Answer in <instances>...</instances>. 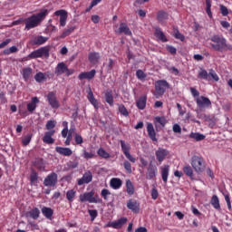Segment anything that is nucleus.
<instances>
[{"instance_id": "40", "label": "nucleus", "mask_w": 232, "mask_h": 232, "mask_svg": "<svg viewBox=\"0 0 232 232\" xmlns=\"http://www.w3.org/2000/svg\"><path fill=\"white\" fill-rule=\"evenodd\" d=\"M30 75H32V68H24L23 70V77L24 81H28L30 79Z\"/></svg>"}, {"instance_id": "12", "label": "nucleus", "mask_w": 232, "mask_h": 232, "mask_svg": "<svg viewBox=\"0 0 232 232\" xmlns=\"http://www.w3.org/2000/svg\"><path fill=\"white\" fill-rule=\"evenodd\" d=\"M44 186L47 187H53L55 184H57V174L55 172L51 173L48 175L44 181Z\"/></svg>"}, {"instance_id": "47", "label": "nucleus", "mask_w": 232, "mask_h": 232, "mask_svg": "<svg viewBox=\"0 0 232 232\" xmlns=\"http://www.w3.org/2000/svg\"><path fill=\"white\" fill-rule=\"evenodd\" d=\"M206 12L208 15V17H213V14L211 13V0H206Z\"/></svg>"}, {"instance_id": "54", "label": "nucleus", "mask_w": 232, "mask_h": 232, "mask_svg": "<svg viewBox=\"0 0 232 232\" xmlns=\"http://www.w3.org/2000/svg\"><path fill=\"white\" fill-rule=\"evenodd\" d=\"M67 166L69 169H75V168H78L79 162L78 161H69L67 163Z\"/></svg>"}, {"instance_id": "55", "label": "nucleus", "mask_w": 232, "mask_h": 232, "mask_svg": "<svg viewBox=\"0 0 232 232\" xmlns=\"http://www.w3.org/2000/svg\"><path fill=\"white\" fill-rule=\"evenodd\" d=\"M35 166L37 169H40V171H44V161L42 160H38Z\"/></svg>"}, {"instance_id": "62", "label": "nucleus", "mask_w": 232, "mask_h": 232, "mask_svg": "<svg viewBox=\"0 0 232 232\" xmlns=\"http://www.w3.org/2000/svg\"><path fill=\"white\" fill-rule=\"evenodd\" d=\"M220 12L222 14V15L226 16L227 15V14H229V11L227 10V7H226L225 5H220Z\"/></svg>"}, {"instance_id": "20", "label": "nucleus", "mask_w": 232, "mask_h": 232, "mask_svg": "<svg viewBox=\"0 0 232 232\" xmlns=\"http://www.w3.org/2000/svg\"><path fill=\"white\" fill-rule=\"evenodd\" d=\"M147 131L150 139L153 140V142H157V132H155V128L152 123H147Z\"/></svg>"}, {"instance_id": "57", "label": "nucleus", "mask_w": 232, "mask_h": 232, "mask_svg": "<svg viewBox=\"0 0 232 232\" xmlns=\"http://www.w3.org/2000/svg\"><path fill=\"white\" fill-rule=\"evenodd\" d=\"M31 184H37V172H32L30 176Z\"/></svg>"}, {"instance_id": "60", "label": "nucleus", "mask_w": 232, "mask_h": 232, "mask_svg": "<svg viewBox=\"0 0 232 232\" xmlns=\"http://www.w3.org/2000/svg\"><path fill=\"white\" fill-rule=\"evenodd\" d=\"M172 130H173L174 133H181L182 132V128H180V125H179L177 123L173 125Z\"/></svg>"}, {"instance_id": "36", "label": "nucleus", "mask_w": 232, "mask_h": 232, "mask_svg": "<svg viewBox=\"0 0 232 232\" xmlns=\"http://www.w3.org/2000/svg\"><path fill=\"white\" fill-rule=\"evenodd\" d=\"M189 137L190 139H194V140L197 141L204 140V139H206V136L204 134H200L198 132H191Z\"/></svg>"}, {"instance_id": "59", "label": "nucleus", "mask_w": 232, "mask_h": 232, "mask_svg": "<svg viewBox=\"0 0 232 232\" xmlns=\"http://www.w3.org/2000/svg\"><path fill=\"white\" fill-rule=\"evenodd\" d=\"M151 198L153 200H157V198H159V190H157L155 188H153L151 190Z\"/></svg>"}, {"instance_id": "64", "label": "nucleus", "mask_w": 232, "mask_h": 232, "mask_svg": "<svg viewBox=\"0 0 232 232\" xmlns=\"http://www.w3.org/2000/svg\"><path fill=\"white\" fill-rule=\"evenodd\" d=\"M190 93L194 97H198L200 95V92H198V91H197V89H195L193 87L190 88Z\"/></svg>"}, {"instance_id": "16", "label": "nucleus", "mask_w": 232, "mask_h": 232, "mask_svg": "<svg viewBox=\"0 0 232 232\" xmlns=\"http://www.w3.org/2000/svg\"><path fill=\"white\" fill-rule=\"evenodd\" d=\"M160 169L164 184H168V177H169V165H163L160 168Z\"/></svg>"}, {"instance_id": "39", "label": "nucleus", "mask_w": 232, "mask_h": 232, "mask_svg": "<svg viewBox=\"0 0 232 232\" xmlns=\"http://www.w3.org/2000/svg\"><path fill=\"white\" fill-rule=\"evenodd\" d=\"M166 118L160 117V116H156L154 118V123L155 124H160V126H166Z\"/></svg>"}, {"instance_id": "9", "label": "nucleus", "mask_w": 232, "mask_h": 232, "mask_svg": "<svg viewBox=\"0 0 232 232\" xmlns=\"http://www.w3.org/2000/svg\"><path fill=\"white\" fill-rule=\"evenodd\" d=\"M128 222L127 218H121L115 221L109 222L105 225V227H112L113 229H121L124 224Z\"/></svg>"}, {"instance_id": "31", "label": "nucleus", "mask_w": 232, "mask_h": 232, "mask_svg": "<svg viewBox=\"0 0 232 232\" xmlns=\"http://www.w3.org/2000/svg\"><path fill=\"white\" fill-rule=\"evenodd\" d=\"M100 59L101 55L99 54V53H91L89 54V61L90 63H92V64H97Z\"/></svg>"}, {"instance_id": "27", "label": "nucleus", "mask_w": 232, "mask_h": 232, "mask_svg": "<svg viewBox=\"0 0 232 232\" xmlns=\"http://www.w3.org/2000/svg\"><path fill=\"white\" fill-rule=\"evenodd\" d=\"M157 177V167L150 165L147 169V179L151 180Z\"/></svg>"}, {"instance_id": "15", "label": "nucleus", "mask_w": 232, "mask_h": 232, "mask_svg": "<svg viewBox=\"0 0 232 232\" xmlns=\"http://www.w3.org/2000/svg\"><path fill=\"white\" fill-rule=\"evenodd\" d=\"M54 14L60 16V26H66V21L68 19V12H66L63 9H61L56 11Z\"/></svg>"}, {"instance_id": "43", "label": "nucleus", "mask_w": 232, "mask_h": 232, "mask_svg": "<svg viewBox=\"0 0 232 232\" xmlns=\"http://www.w3.org/2000/svg\"><path fill=\"white\" fill-rule=\"evenodd\" d=\"M209 74H208V71L205 69H199L198 77L199 79H204L205 81H208V77Z\"/></svg>"}, {"instance_id": "11", "label": "nucleus", "mask_w": 232, "mask_h": 232, "mask_svg": "<svg viewBox=\"0 0 232 232\" xmlns=\"http://www.w3.org/2000/svg\"><path fill=\"white\" fill-rule=\"evenodd\" d=\"M196 102L198 108H209V106H211V101L209 100V98L205 96L197 97Z\"/></svg>"}, {"instance_id": "45", "label": "nucleus", "mask_w": 232, "mask_h": 232, "mask_svg": "<svg viewBox=\"0 0 232 232\" xmlns=\"http://www.w3.org/2000/svg\"><path fill=\"white\" fill-rule=\"evenodd\" d=\"M98 155L102 157V159H110V153H108L104 149H100L98 150Z\"/></svg>"}, {"instance_id": "14", "label": "nucleus", "mask_w": 232, "mask_h": 232, "mask_svg": "<svg viewBox=\"0 0 232 232\" xmlns=\"http://www.w3.org/2000/svg\"><path fill=\"white\" fill-rule=\"evenodd\" d=\"M48 41V37H44L43 35H34L32 37L30 43L33 45L41 46L42 44H44Z\"/></svg>"}, {"instance_id": "25", "label": "nucleus", "mask_w": 232, "mask_h": 232, "mask_svg": "<svg viewBox=\"0 0 232 232\" xmlns=\"http://www.w3.org/2000/svg\"><path fill=\"white\" fill-rule=\"evenodd\" d=\"M117 34H124L125 35H131V30L128 27V24L121 23L117 31Z\"/></svg>"}, {"instance_id": "32", "label": "nucleus", "mask_w": 232, "mask_h": 232, "mask_svg": "<svg viewBox=\"0 0 232 232\" xmlns=\"http://www.w3.org/2000/svg\"><path fill=\"white\" fill-rule=\"evenodd\" d=\"M75 32V26H68L67 29L63 31V33L60 35V39H64L65 37H68V35L73 34Z\"/></svg>"}, {"instance_id": "44", "label": "nucleus", "mask_w": 232, "mask_h": 232, "mask_svg": "<svg viewBox=\"0 0 232 232\" xmlns=\"http://www.w3.org/2000/svg\"><path fill=\"white\" fill-rule=\"evenodd\" d=\"M105 101L110 106H113V95L111 92H106L105 93Z\"/></svg>"}, {"instance_id": "63", "label": "nucleus", "mask_w": 232, "mask_h": 232, "mask_svg": "<svg viewBox=\"0 0 232 232\" xmlns=\"http://www.w3.org/2000/svg\"><path fill=\"white\" fill-rule=\"evenodd\" d=\"M74 140L76 144H82V136H81L80 134H75Z\"/></svg>"}, {"instance_id": "21", "label": "nucleus", "mask_w": 232, "mask_h": 232, "mask_svg": "<svg viewBox=\"0 0 232 232\" xmlns=\"http://www.w3.org/2000/svg\"><path fill=\"white\" fill-rule=\"evenodd\" d=\"M168 150L166 149H159L156 150V158L160 162H164L166 157H168Z\"/></svg>"}, {"instance_id": "1", "label": "nucleus", "mask_w": 232, "mask_h": 232, "mask_svg": "<svg viewBox=\"0 0 232 232\" xmlns=\"http://www.w3.org/2000/svg\"><path fill=\"white\" fill-rule=\"evenodd\" d=\"M48 15V9H42L40 13L33 14L32 16L24 20L25 30H32V28H37Z\"/></svg>"}, {"instance_id": "50", "label": "nucleus", "mask_w": 232, "mask_h": 232, "mask_svg": "<svg viewBox=\"0 0 232 232\" xmlns=\"http://www.w3.org/2000/svg\"><path fill=\"white\" fill-rule=\"evenodd\" d=\"M34 80L36 81V82H43V81H44V73L37 72L34 75Z\"/></svg>"}, {"instance_id": "33", "label": "nucleus", "mask_w": 232, "mask_h": 232, "mask_svg": "<svg viewBox=\"0 0 232 232\" xmlns=\"http://www.w3.org/2000/svg\"><path fill=\"white\" fill-rule=\"evenodd\" d=\"M136 106L139 110H144V108H146V96H141L136 102Z\"/></svg>"}, {"instance_id": "41", "label": "nucleus", "mask_w": 232, "mask_h": 232, "mask_svg": "<svg viewBox=\"0 0 232 232\" xmlns=\"http://www.w3.org/2000/svg\"><path fill=\"white\" fill-rule=\"evenodd\" d=\"M211 205L215 209H219L220 208V202L218 201V197L213 196L211 198Z\"/></svg>"}, {"instance_id": "22", "label": "nucleus", "mask_w": 232, "mask_h": 232, "mask_svg": "<svg viewBox=\"0 0 232 232\" xmlns=\"http://www.w3.org/2000/svg\"><path fill=\"white\" fill-rule=\"evenodd\" d=\"M37 104H39V99L37 97H33L31 102L27 104V111L31 113L35 111L37 108Z\"/></svg>"}, {"instance_id": "30", "label": "nucleus", "mask_w": 232, "mask_h": 232, "mask_svg": "<svg viewBox=\"0 0 232 232\" xmlns=\"http://www.w3.org/2000/svg\"><path fill=\"white\" fill-rule=\"evenodd\" d=\"M154 34L155 37H157V39H159L160 41H162V43H168V38H166V35L160 30V28H156Z\"/></svg>"}, {"instance_id": "48", "label": "nucleus", "mask_w": 232, "mask_h": 232, "mask_svg": "<svg viewBox=\"0 0 232 232\" xmlns=\"http://www.w3.org/2000/svg\"><path fill=\"white\" fill-rule=\"evenodd\" d=\"M119 111L121 113V115H124V117H128L130 115V112L128 111V109L124 105H119Z\"/></svg>"}, {"instance_id": "35", "label": "nucleus", "mask_w": 232, "mask_h": 232, "mask_svg": "<svg viewBox=\"0 0 232 232\" xmlns=\"http://www.w3.org/2000/svg\"><path fill=\"white\" fill-rule=\"evenodd\" d=\"M126 189L128 195H133V193H135V188L133 187V183H131V180L130 179L126 180Z\"/></svg>"}, {"instance_id": "19", "label": "nucleus", "mask_w": 232, "mask_h": 232, "mask_svg": "<svg viewBox=\"0 0 232 232\" xmlns=\"http://www.w3.org/2000/svg\"><path fill=\"white\" fill-rule=\"evenodd\" d=\"M127 208H128V209H130V211H132V213H139V211L140 209L139 203L136 200H132V199H130L127 202Z\"/></svg>"}, {"instance_id": "17", "label": "nucleus", "mask_w": 232, "mask_h": 232, "mask_svg": "<svg viewBox=\"0 0 232 232\" xmlns=\"http://www.w3.org/2000/svg\"><path fill=\"white\" fill-rule=\"evenodd\" d=\"M55 151L59 153V155H63V157H72V155H73V151L70 148L56 147Z\"/></svg>"}, {"instance_id": "18", "label": "nucleus", "mask_w": 232, "mask_h": 232, "mask_svg": "<svg viewBox=\"0 0 232 232\" xmlns=\"http://www.w3.org/2000/svg\"><path fill=\"white\" fill-rule=\"evenodd\" d=\"M54 134H55V130H53L45 132L43 138V142H44L45 144H53L55 140L52 137H53Z\"/></svg>"}, {"instance_id": "53", "label": "nucleus", "mask_w": 232, "mask_h": 232, "mask_svg": "<svg viewBox=\"0 0 232 232\" xmlns=\"http://www.w3.org/2000/svg\"><path fill=\"white\" fill-rule=\"evenodd\" d=\"M101 195L104 198V200H108V196L111 195V193L107 188H103L101 192Z\"/></svg>"}, {"instance_id": "58", "label": "nucleus", "mask_w": 232, "mask_h": 232, "mask_svg": "<svg viewBox=\"0 0 232 232\" xmlns=\"http://www.w3.org/2000/svg\"><path fill=\"white\" fill-rule=\"evenodd\" d=\"M88 213H89L92 220H95V218H97V210L90 209V210H88Z\"/></svg>"}, {"instance_id": "7", "label": "nucleus", "mask_w": 232, "mask_h": 232, "mask_svg": "<svg viewBox=\"0 0 232 232\" xmlns=\"http://www.w3.org/2000/svg\"><path fill=\"white\" fill-rule=\"evenodd\" d=\"M191 166L193 169H195L196 173H202V171H204V169H206V166L202 161V158L198 156H194L192 158Z\"/></svg>"}, {"instance_id": "51", "label": "nucleus", "mask_w": 232, "mask_h": 232, "mask_svg": "<svg viewBox=\"0 0 232 232\" xmlns=\"http://www.w3.org/2000/svg\"><path fill=\"white\" fill-rule=\"evenodd\" d=\"M56 124H57V121L50 120L47 121L45 128L46 130H53Z\"/></svg>"}, {"instance_id": "38", "label": "nucleus", "mask_w": 232, "mask_h": 232, "mask_svg": "<svg viewBox=\"0 0 232 232\" xmlns=\"http://www.w3.org/2000/svg\"><path fill=\"white\" fill-rule=\"evenodd\" d=\"M74 131H75V128H71L69 130V133H67V137L65 140V146H70L72 139V135L73 134Z\"/></svg>"}, {"instance_id": "3", "label": "nucleus", "mask_w": 232, "mask_h": 232, "mask_svg": "<svg viewBox=\"0 0 232 232\" xmlns=\"http://www.w3.org/2000/svg\"><path fill=\"white\" fill-rule=\"evenodd\" d=\"M80 202H89L90 204H102V199L98 195L95 196V191L85 192L80 195Z\"/></svg>"}, {"instance_id": "49", "label": "nucleus", "mask_w": 232, "mask_h": 232, "mask_svg": "<svg viewBox=\"0 0 232 232\" xmlns=\"http://www.w3.org/2000/svg\"><path fill=\"white\" fill-rule=\"evenodd\" d=\"M123 168L127 173H131V163L129 160L123 162Z\"/></svg>"}, {"instance_id": "52", "label": "nucleus", "mask_w": 232, "mask_h": 232, "mask_svg": "<svg viewBox=\"0 0 232 232\" xmlns=\"http://www.w3.org/2000/svg\"><path fill=\"white\" fill-rule=\"evenodd\" d=\"M136 77L140 80V81H144V79H146V73H144V72L142 70H138L136 72Z\"/></svg>"}, {"instance_id": "8", "label": "nucleus", "mask_w": 232, "mask_h": 232, "mask_svg": "<svg viewBox=\"0 0 232 232\" xmlns=\"http://www.w3.org/2000/svg\"><path fill=\"white\" fill-rule=\"evenodd\" d=\"M55 75H63L65 73L66 75H72L73 71L68 69V66L64 63H59L54 71Z\"/></svg>"}, {"instance_id": "10", "label": "nucleus", "mask_w": 232, "mask_h": 232, "mask_svg": "<svg viewBox=\"0 0 232 232\" xmlns=\"http://www.w3.org/2000/svg\"><path fill=\"white\" fill-rule=\"evenodd\" d=\"M93 180V174H92V171L87 170L84 172L82 177L77 180L78 186H83V184H90Z\"/></svg>"}, {"instance_id": "28", "label": "nucleus", "mask_w": 232, "mask_h": 232, "mask_svg": "<svg viewBox=\"0 0 232 232\" xmlns=\"http://www.w3.org/2000/svg\"><path fill=\"white\" fill-rule=\"evenodd\" d=\"M168 17V13H166V11L164 10L159 11L157 13V20L159 21V23H161V24H164V23H166Z\"/></svg>"}, {"instance_id": "2", "label": "nucleus", "mask_w": 232, "mask_h": 232, "mask_svg": "<svg viewBox=\"0 0 232 232\" xmlns=\"http://www.w3.org/2000/svg\"><path fill=\"white\" fill-rule=\"evenodd\" d=\"M210 46L216 52H227L232 50V45L227 44V40L222 35L215 34L210 38Z\"/></svg>"}, {"instance_id": "37", "label": "nucleus", "mask_w": 232, "mask_h": 232, "mask_svg": "<svg viewBox=\"0 0 232 232\" xmlns=\"http://www.w3.org/2000/svg\"><path fill=\"white\" fill-rule=\"evenodd\" d=\"M75 195H77V191L74 189H70L66 192V198L69 202H72L75 198Z\"/></svg>"}, {"instance_id": "4", "label": "nucleus", "mask_w": 232, "mask_h": 232, "mask_svg": "<svg viewBox=\"0 0 232 232\" xmlns=\"http://www.w3.org/2000/svg\"><path fill=\"white\" fill-rule=\"evenodd\" d=\"M168 88H169V83L166 80L157 81L155 83V96L157 99H159V97H162V95L166 93V90H168Z\"/></svg>"}, {"instance_id": "42", "label": "nucleus", "mask_w": 232, "mask_h": 232, "mask_svg": "<svg viewBox=\"0 0 232 232\" xmlns=\"http://www.w3.org/2000/svg\"><path fill=\"white\" fill-rule=\"evenodd\" d=\"M183 172L187 177H190V179L193 178V169H191L190 166L187 165L183 167Z\"/></svg>"}, {"instance_id": "56", "label": "nucleus", "mask_w": 232, "mask_h": 232, "mask_svg": "<svg viewBox=\"0 0 232 232\" xmlns=\"http://www.w3.org/2000/svg\"><path fill=\"white\" fill-rule=\"evenodd\" d=\"M83 159H86V160H89V159H93L94 155L92 152H88L85 150H83V154H82Z\"/></svg>"}, {"instance_id": "24", "label": "nucleus", "mask_w": 232, "mask_h": 232, "mask_svg": "<svg viewBox=\"0 0 232 232\" xmlns=\"http://www.w3.org/2000/svg\"><path fill=\"white\" fill-rule=\"evenodd\" d=\"M87 99L95 108V110H99V102L97 101V99H95V96H93V92H92V90L89 91Z\"/></svg>"}, {"instance_id": "5", "label": "nucleus", "mask_w": 232, "mask_h": 232, "mask_svg": "<svg viewBox=\"0 0 232 232\" xmlns=\"http://www.w3.org/2000/svg\"><path fill=\"white\" fill-rule=\"evenodd\" d=\"M120 144L121 146V151H123V155H125L126 159H128L130 162H132V164H135V162H137V159L132 157V155L130 153V150H131V145L126 143V141L122 140H120Z\"/></svg>"}, {"instance_id": "13", "label": "nucleus", "mask_w": 232, "mask_h": 232, "mask_svg": "<svg viewBox=\"0 0 232 232\" xmlns=\"http://www.w3.org/2000/svg\"><path fill=\"white\" fill-rule=\"evenodd\" d=\"M47 101L51 107H53L54 110H57L59 108V101H57V96H55V93L53 92H51L47 94Z\"/></svg>"}, {"instance_id": "34", "label": "nucleus", "mask_w": 232, "mask_h": 232, "mask_svg": "<svg viewBox=\"0 0 232 232\" xmlns=\"http://www.w3.org/2000/svg\"><path fill=\"white\" fill-rule=\"evenodd\" d=\"M28 215L31 217V218H34V220H37L39 218V215H41V211L39 208H34L28 212Z\"/></svg>"}, {"instance_id": "26", "label": "nucleus", "mask_w": 232, "mask_h": 232, "mask_svg": "<svg viewBox=\"0 0 232 232\" xmlns=\"http://www.w3.org/2000/svg\"><path fill=\"white\" fill-rule=\"evenodd\" d=\"M110 184L112 189H121V187L122 186V180L119 178H112L110 181Z\"/></svg>"}, {"instance_id": "6", "label": "nucleus", "mask_w": 232, "mask_h": 232, "mask_svg": "<svg viewBox=\"0 0 232 232\" xmlns=\"http://www.w3.org/2000/svg\"><path fill=\"white\" fill-rule=\"evenodd\" d=\"M29 59H37L39 57H50V49L48 47H41L28 55Z\"/></svg>"}, {"instance_id": "61", "label": "nucleus", "mask_w": 232, "mask_h": 232, "mask_svg": "<svg viewBox=\"0 0 232 232\" xmlns=\"http://www.w3.org/2000/svg\"><path fill=\"white\" fill-rule=\"evenodd\" d=\"M174 37L176 39H179V41H184L186 39L184 34H180V32H179V31L175 33Z\"/></svg>"}, {"instance_id": "29", "label": "nucleus", "mask_w": 232, "mask_h": 232, "mask_svg": "<svg viewBox=\"0 0 232 232\" xmlns=\"http://www.w3.org/2000/svg\"><path fill=\"white\" fill-rule=\"evenodd\" d=\"M42 214L45 218L51 219L53 217V209L52 208L44 207L42 208Z\"/></svg>"}, {"instance_id": "46", "label": "nucleus", "mask_w": 232, "mask_h": 232, "mask_svg": "<svg viewBox=\"0 0 232 232\" xmlns=\"http://www.w3.org/2000/svg\"><path fill=\"white\" fill-rule=\"evenodd\" d=\"M31 141H32V134H28L23 138L22 144H24V146H28Z\"/></svg>"}, {"instance_id": "23", "label": "nucleus", "mask_w": 232, "mask_h": 232, "mask_svg": "<svg viewBox=\"0 0 232 232\" xmlns=\"http://www.w3.org/2000/svg\"><path fill=\"white\" fill-rule=\"evenodd\" d=\"M95 73L96 71L95 70H92L90 72H84L79 74L78 79H80L81 81H82V79H93V77H95Z\"/></svg>"}]
</instances>
